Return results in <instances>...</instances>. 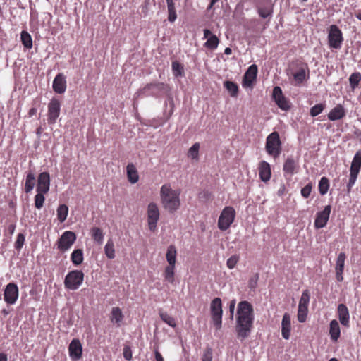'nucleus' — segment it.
I'll return each mask as SVG.
<instances>
[{"mask_svg": "<svg viewBox=\"0 0 361 361\" xmlns=\"http://www.w3.org/2000/svg\"><path fill=\"white\" fill-rule=\"evenodd\" d=\"M257 66L255 64L251 65L247 68L243 79V86L244 87H252L257 78Z\"/></svg>", "mask_w": 361, "mask_h": 361, "instance_id": "f3484780", "label": "nucleus"}, {"mask_svg": "<svg viewBox=\"0 0 361 361\" xmlns=\"http://www.w3.org/2000/svg\"><path fill=\"white\" fill-rule=\"evenodd\" d=\"M253 307L247 301H241L238 305L235 331L238 338L243 341L251 334L254 324Z\"/></svg>", "mask_w": 361, "mask_h": 361, "instance_id": "f257e3e1", "label": "nucleus"}, {"mask_svg": "<svg viewBox=\"0 0 361 361\" xmlns=\"http://www.w3.org/2000/svg\"><path fill=\"white\" fill-rule=\"evenodd\" d=\"M44 194L46 192H37V194L35 196V207L38 209H41L44 205L45 201Z\"/></svg>", "mask_w": 361, "mask_h": 361, "instance_id": "a18cd8bd", "label": "nucleus"}, {"mask_svg": "<svg viewBox=\"0 0 361 361\" xmlns=\"http://www.w3.org/2000/svg\"><path fill=\"white\" fill-rule=\"evenodd\" d=\"M281 145L282 143L279 133L274 131L270 133L266 139V152L274 159H276L281 153Z\"/></svg>", "mask_w": 361, "mask_h": 361, "instance_id": "20e7f679", "label": "nucleus"}, {"mask_svg": "<svg viewBox=\"0 0 361 361\" xmlns=\"http://www.w3.org/2000/svg\"><path fill=\"white\" fill-rule=\"evenodd\" d=\"M160 317L165 323H166L170 326L175 327L176 326L175 319L172 316L168 314L166 312L161 313Z\"/></svg>", "mask_w": 361, "mask_h": 361, "instance_id": "de8ad7c7", "label": "nucleus"}, {"mask_svg": "<svg viewBox=\"0 0 361 361\" xmlns=\"http://www.w3.org/2000/svg\"><path fill=\"white\" fill-rule=\"evenodd\" d=\"M329 334L331 339L334 342H336L341 336V330L338 322L336 319H333L330 322Z\"/></svg>", "mask_w": 361, "mask_h": 361, "instance_id": "cd10ccee", "label": "nucleus"}, {"mask_svg": "<svg viewBox=\"0 0 361 361\" xmlns=\"http://www.w3.org/2000/svg\"><path fill=\"white\" fill-rule=\"evenodd\" d=\"M90 234L94 242H97L99 244L102 243L104 240V233L101 228L98 227L92 228L90 230Z\"/></svg>", "mask_w": 361, "mask_h": 361, "instance_id": "72a5a7b5", "label": "nucleus"}, {"mask_svg": "<svg viewBox=\"0 0 361 361\" xmlns=\"http://www.w3.org/2000/svg\"><path fill=\"white\" fill-rule=\"evenodd\" d=\"M308 313V307L298 305V319L300 322H305Z\"/></svg>", "mask_w": 361, "mask_h": 361, "instance_id": "c03bdc74", "label": "nucleus"}, {"mask_svg": "<svg viewBox=\"0 0 361 361\" xmlns=\"http://www.w3.org/2000/svg\"><path fill=\"white\" fill-rule=\"evenodd\" d=\"M310 300V293L309 290L306 289V290H303V292L302 293L298 305L308 307Z\"/></svg>", "mask_w": 361, "mask_h": 361, "instance_id": "49530a36", "label": "nucleus"}, {"mask_svg": "<svg viewBox=\"0 0 361 361\" xmlns=\"http://www.w3.org/2000/svg\"><path fill=\"white\" fill-rule=\"evenodd\" d=\"M0 361H8L7 355L4 353H0Z\"/></svg>", "mask_w": 361, "mask_h": 361, "instance_id": "e2e57ef3", "label": "nucleus"}, {"mask_svg": "<svg viewBox=\"0 0 361 361\" xmlns=\"http://www.w3.org/2000/svg\"><path fill=\"white\" fill-rule=\"evenodd\" d=\"M202 361H212V353L210 348L207 349L202 357Z\"/></svg>", "mask_w": 361, "mask_h": 361, "instance_id": "6e6d98bb", "label": "nucleus"}, {"mask_svg": "<svg viewBox=\"0 0 361 361\" xmlns=\"http://www.w3.org/2000/svg\"><path fill=\"white\" fill-rule=\"evenodd\" d=\"M235 210L231 206L225 207L218 219V228L222 231L228 230L235 218Z\"/></svg>", "mask_w": 361, "mask_h": 361, "instance_id": "39448f33", "label": "nucleus"}, {"mask_svg": "<svg viewBox=\"0 0 361 361\" xmlns=\"http://www.w3.org/2000/svg\"><path fill=\"white\" fill-rule=\"evenodd\" d=\"M329 361H338L336 358H331Z\"/></svg>", "mask_w": 361, "mask_h": 361, "instance_id": "774afa93", "label": "nucleus"}, {"mask_svg": "<svg viewBox=\"0 0 361 361\" xmlns=\"http://www.w3.org/2000/svg\"><path fill=\"white\" fill-rule=\"evenodd\" d=\"M324 109H325L324 104H322V103L317 104L310 109V114L312 117H314V116H317V115H319V114H321Z\"/></svg>", "mask_w": 361, "mask_h": 361, "instance_id": "8fccbe9b", "label": "nucleus"}, {"mask_svg": "<svg viewBox=\"0 0 361 361\" xmlns=\"http://www.w3.org/2000/svg\"><path fill=\"white\" fill-rule=\"evenodd\" d=\"M104 252L106 256L110 259H112L115 257L114 244L111 239L108 240L104 247Z\"/></svg>", "mask_w": 361, "mask_h": 361, "instance_id": "58836bf2", "label": "nucleus"}, {"mask_svg": "<svg viewBox=\"0 0 361 361\" xmlns=\"http://www.w3.org/2000/svg\"><path fill=\"white\" fill-rule=\"evenodd\" d=\"M123 357L126 360H130L132 359V352L130 348L128 346L123 348Z\"/></svg>", "mask_w": 361, "mask_h": 361, "instance_id": "4d7b16f0", "label": "nucleus"}, {"mask_svg": "<svg viewBox=\"0 0 361 361\" xmlns=\"http://www.w3.org/2000/svg\"><path fill=\"white\" fill-rule=\"evenodd\" d=\"M361 81V73L360 72H355L352 73L349 78L350 86L353 90L357 88Z\"/></svg>", "mask_w": 361, "mask_h": 361, "instance_id": "ea45409f", "label": "nucleus"}, {"mask_svg": "<svg viewBox=\"0 0 361 361\" xmlns=\"http://www.w3.org/2000/svg\"><path fill=\"white\" fill-rule=\"evenodd\" d=\"M169 91V85L163 82L149 83L147 84L142 90L143 94H146L147 92H150V94L155 97H159L163 94H166Z\"/></svg>", "mask_w": 361, "mask_h": 361, "instance_id": "f8f14e48", "label": "nucleus"}, {"mask_svg": "<svg viewBox=\"0 0 361 361\" xmlns=\"http://www.w3.org/2000/svg\"><path fill=\"white\" fill-rule=\"evenodd\" d=\"M37 114V109L36 108H31L29 110L28 115L30 116H32Z\"/></svg>", "mask_w": 361, "mask_h": 361, "instance_id": "680f3d73", "label": "nucleus"}, {"mask_svg": "<svg viewBox=\"0 0 361 361\" xmlns=\"http://www.w3.org/2000/svg\"><path fill=\"white\" fill-rule=\"evenodd\" d=\"M25 243V235L23 233H19L17 235L16 240L15 242V248L20 250Z\"/></svg>", "mask_w": 361, "mask_h": 361, "instance_id": "603ef678", "label": "nucleus"}, {"mask_svg": "<svg viewBox=\"0 0 361 361\" xmlns=\"http://www.w3.org/2000/svg\"><path fill=\"white\" fill-rule=\"evenodd\" d=\"M358 174L359 173L350 171V178L347 184V192L348 193L351 191L353 186L355 185Z\"/></svg>", "mask_w": 361, "mask_h": 361, "instance_id": "09e8293b", "label": "nucleus"}, {"mask_svg": "<svg viewBox=\"0 0 361 361\" xmlns=\"http://www.w3.org/2000/svg\"><path fill=\"white\" fill-rule=\"evenodd\" d=\"M57 218L61 223H63L67 218L68 207L66 204H60L56 210Z\"/></svg>", "mask_w": 361, "mask_h": 361, "instance_id": "e433bc0d", "label": "nucleus"}, {"mask_svg": "<svg viewBox=\"0 0 361 361\" xmlns=\"http://www.w3.org/2000/svg\"><path fill=\"white\" fill-rule=\"evenodd\" d=\"M211 317L216 329H220L222 324V302L221 298H215L210 304Z\"/></svg>", "mask_w": 361, "mask_h": 361, "instance_id": "6e6552de", "label": "nucleus"}, {"mask_svg": "<svg viewBox=\"0 0 361 361\" xmlns=\"http://www.w3.org/2000/svg\"><path fill=\"white\" fill-rule=\"evenodd\" d=\"M258 169L260 179L263 182H268L271 176L270 164L265 161H262L259 164Z\"/></svg>", "mask_w": 361, "mask_h": 361, "instance_id": "b1692460", "label": "nucleus"}, {"mask_svg": "<svg viewBox=\"0 0 361 361\" xmlns=\"http://www.w3.org/2000/svg\"><path fill=\"white\" fill-rule=\"evenodd\" d=\"M180 192L173 190L170 184H164L160 190V197L163 207L170 213L176 212L180 206Z\"/></svg>", "mask_w": 361, "mask_h": 361, "instance_id": "f03ea898", "label": "nucleus"}, {"mask_svg": "<svg viewBox=\"0 0 361 361\" xmlns=\"http://www.w3.org/2000/svg\"><path fill=\"white\" fill-rule=\"evenodd\" d=\"M66 80L63 73H58L54 79L52 87L57 94H63L66 90Z\"/></svg>", "mask_w": 361, "mask_h": 361, "instance_id": "412c9836", "label": "nucleus"}, {"mask_svg": "<svg viewBox=\"0 0 361 361\" xmlns=\"http://www.w3.org/2000/svg\"><path fill=\"white\" fill-rule=\"evenodd\" d=\"M345 116V111L341 104H337L333 108L328 114V118L330 121H334L340 120Z\"/></svg>", "mask_w": 361, "mask_h": 361, "instance_id": "a878e982", "label": "nucleus"}, {"mask_svg": "<svg viewBox=\"0 0 361 361\" xmlns=\"http://www.w3.org/2000/svg\"><path fill=\"white\" fill-rule=\"evenodd\" d=\"M84 281V273L81 270L69 271L64 279V286L71 290H77Z\"/></svg>", "mask_w": 361, "mask_h": 361, "instance_id": "423d86ee", "label": "nucleus"}, {"mask_svg": "<svg viewBox=\"0 0 361 361\" xmlns=\"http://www.w3.org/2000/svg\"><path fill=\"white\" fill-rule=\"evenodd\" d=\"M71 259L75 266L81 264L83 262V251L81 249L74 250L71 255Z\"/></svg>", "mask_w": 361, "mask_h": 361, "instance_id": "c756f323", "label": "nucleus"}, {"mask_svg": "<svg viewBox=\"0 0 361 361\" xmlns=\"http://www.w3.org/2000/svg\"><path fill=\"white\" fill-rule=\"evenodd\" d=\"M35 185V176L32 172H29L26 176L25 183V192L26 193L30 192Z\"/></svg>", "mask_w": 361, "mask_h": 361, "instance_id": "473e14b6", "label": "nucleus"}, {"mask_svg": "<svg viewBox=\"0 0 361 361\" xmlns=\"http://www.w3.org/2000/svg\"><path fill=\"white\" fill-rule=\"evenodd\" d=\"M298 164L293 157H288L284 162L283 170L285 173L290 176L296 173Z\"/></svg>", "mask_w": 361, "mask_h": 361, "instance_id": "bb28decb", "label": "nucleus"}, {"mask_svg": "<svg viewBox=\"0 0 361 361\" xmlns=\"http://www.w3.org/2000/svg\"><path fill=\"white\" fill-rule=\"evenodd\" d=\"M257 11L262 18H266L271 15V11L267 8H259Z\"/></svg>", "mask_w": 361, "mask_h": 361, "instance_id": "5fc2aeb1", "label": "nucleus"}, {"mask_svg": "<svg viewBox=\"0 0 361 361\" xmlns=\"http://www.w3.org/2000/svg\"><path fill=\"white\" fill-rule=\"evenodd\" d=\"M123 319V314L121 310L118 307H113L111 312V321L117 324V325L119 326L120 323Z\"/></svg>", "mask_w": 361, "mask_h": 361, "instance_id": "2f4dec72", "label": "nucleus"}, {"mask_svg": "<svg viewBox=\"0 0 361 361\" xmlns=\"http://www.w3.org/2000/svg\"><path fill=\"white\" fill-rule=\"evenodd\" d=\"M19 290L18 286L14 283H9L6 285L4 293V301L8 305H13L18 298Z\"/></svg>", "mask_w": 361, "mask_h": 361, "instance_id": "ddd939ff", "label": "nucleus"}, {"mask_svg": "<svg viewBox=\"0 0 361 361\" xmlns=\"http://www.w3.org/2000/svg\"><path fill=\"white\" fill-rule=\"evenodd\" d=\"M69 356L73 360H78L82 354V348L78 339H73L68 346Z\"/></svg>", "mask_w": 361, "mask_h": 361, "instance_id": "a211bd4d", "label": "nucleus"}, {"mask_svg": "<svg viewBox=\"0 0 361 361\" xmlns=\"http://www.w3.org/2000/svg\"><path fill=\"white\" fill-rule=\"evenodd\" d=\"M167 3V8H168V19L170 22L173 23L177 18L175 4L173 0H166Z\"/></svg>", "mask_w": 361, "mask_h": 361, "instance_id": "c9c22d12", "label": "nucleus"}, {"mask_svg": "<svg viewBox=\"0 0 361 361\" xmlns=\"http://www.w3.org/2000/svg\"><path fill=\"white\" fill-rule=\"evenodd\" d=\"M361 168V149L357 151L351 163L350 171L359 173Z\"/></svg>", "mask_w": 361, "mask_h": 361, "instance_id": "7c9ffc66", "label": "nucleus"}, {"mask_svg": "<svg viewBox=\"0 0 361 361\" xmlns=\"http://www.w3.org/2000/svg\"><path fill=\"white\" fill-rule=\"evenodd\" d=\"M355 16L357 19H359L360 20H361V12H359V13H357L355 14Z\"/></svg>", "mask_w": 361, "mask_h": 361, "instance_id": "338daca9", "label": "nucleus"}, {"mask_svg": "<svg viewBox=\"0 0 361 361\" xmlns=\"http://www.w3.org/2000/svg\"><path fill=\"white\" fill-rule=\"evenodd\" d=\"M204 39H207L206 42L204 44V47L211 50L216 49L218 47L219 44L220 42L219 39L217 37V36L213 34L208 29L204 30Z\"/></svg>", "mask_w": 361, "mask_h": 361, "instance_id": "aec40b11", "label": "nucleus"}, {"mask_svg": "<svg viewBox=\"0 0 361 361\" xmlns=\"http://www.w3.org/2000/svg\"><path fill=\"white\" fill-rule=\"evenodd\" d=\"M50 187V176L48 172H42L39 174L37 184V192L47 193Z\"/></svg>", "mask_w": 361, "mask_h": 361, "instance_id": "6ab92c4d", "label": "nucleus"}, {"mask_svg": "<svg viewBox=\"0 0 361 361\" xmlns=\"http://www.w3.org/2000/svg\"><path fill=\"white\" fill-rule=\"evenodd\" d=\"M159 217L160 212L158 205L155 202H150L147 208V221L151 231H156Z\"/></svg>", "mask_w": 361, "mask_h": 361, "instance_id": "9d476101", "label": "nucleus"}, {"mask_svg": "<svg viewBox=\"0 0 361 361\" xmlns=\"http://www.w3.org/2000/svg\"><path fill=\"white\" fill-rule=\"evenodd\" d=\"M273 99L276 103L277 106L282 110L287 111L290 109V105L288 100L284 97L283 92L280 87L276 86L273 89L272 93Z\"/></svg>", "mask_w": 361, "mask_h": 361, "instance_id": "dca6fc26", "label": "nucleus"}, {"mask_svg": "<svg viewBox=\"0 0 361 361\" xmlns=\"http://www.w3.org/2000/svg\"><path fill=\"white\" fill-rule=\"evenodd\" d=\"M312 190V183H307L304 188L301 189V195L304 198H308L311 194Z\"/></svg>", "mask_w": 361, "mask_h": 361, "instance_id": "3c124183", "label": "nucleus"}, {"mask_svg": "<svg viewBox=\"0 0 361 361\" xmlns=\"http://www.w3.org/2000/svg\"><path fill=\"white\" fill-rule=\"evenodd\" d=\"M128 180L131 183H135L139 180V176L136 167L133 164H128L126 167Z\"/></svg>", "mask_w": 361, "mask_h": 361, "instance_id": "c85d7f7f", "label": "nucleus"}, {"mask_svg": "<svg viewBox=\"0 0 361 361\" xmlns=\"http://www.w3.org/2000/svg\"><path fill=\"white\" fill-rule=\"evenodd\" d=\"M235 306V300H233L231 301L230 305H229V312L231 313V317H233Z\"/></svg>", "mask_w": 361, "mask_h": 361, "instance_id": "13d9d810", "label": "nucleus"}, {"mask_svg": "<svg viewBox=\"0 0 361 361\" xmlns=\"http://www.w3.org/2000/svg\"><path fill=\"white\" fill-rule=\"evenodd\" d=\"M16 229V225L14 224H11L7 226V231L9 234L12 235Z\"/></svg>", "mask_w": 361, "mask_h": 361, "instance_id": "052dcab7", "label": "nucleus"}, {"mask_svg": "<svg viewBox=\"0 0 361 361\" xmlns=\"http://www.w3.org/2000/svg\"><path fill=\"white\" fill-rule=\"evenodd\" d=\"M329 188V180L326 177H322L319 182V191L322 195L327 193Z\"/></svg>", "mask_w": 361, "mask_h": 361, "instance_id": "79ce46f5", "label": "nucleus"}, {"mask_svg": "<svg viewBox=\"0 0 361 361\" xmlns=\"http://www.w3.org/2000/svg\"><path fill=\"white\" fill-rule=\"evenodd\" d=\"M331 211V205H326L324 209L316 214L314 227L317 229L324 228L327 224Z\"/></svg>", "mask_w": 361, "mask_h": 361, "instance_id": "2eb2a0df", "label": "nucleus"}, {"mask_svg": "<svg viewBox=\"0 0 361 361\" xmlns=\"http://www.w3.org/2000/svg\"><path fill=\"white\" fill-rule=\"evenodd\" d=\"M337 310L340 322L343 326L348 327L350 326V315L347 306L344 304H339Z\"/></svg>", "mask_w": 361, "mask_h": 361, "instance_id": "5701e85b", "label": "nucleus"}, {"mask_svg": "<svg viewBox=\"0 0 361 361\" xmlns=\"http://www.w3.org/2000/svg\"><path fill=\"white\" fill-rule=\"evenodd\" d=\"M346 259V255L344 252H340L338 255V257L336 261V280L339 282L343 280V270H344V264Z\"/></svg>", "mask_w": 361, "mask_h": 361, "instance_id": "4be33fe9", "label": "nucleus"}, {"mask_svg": "<svg viewBox=\"0 0 361 361\" xmlns=\"http://www.w3.org/2000/svg\"><path fill=\"white\" fill-rule=\"evenodd\" d=\"M232 53V49L230 47H226L224 49V54L226 55H230Z\"/></svg>", "mask_w": 361, "mask_h": 361, "instance_id": "0e129e2a", "label": "nucleus"}, {"mask_svg": "<svg viewBox=\"0 0 361 361\" xmlns=\"http://www.w3.org/2000/svg\"><path fill=\"white\" fill-rule=\"evenodd\" d=\"M200 143L195 142L188 150V157L192 159H197L199 157Z\"/></svg>", "mask_w": 361, "mask_h": 361, "instance_id": "37998d69", "label": "nucleus"}, {"mask_svg": "<svg viewBox=\"0 0 361 361\" xmlns=\"http://www.w3.org/2000/svg\"><path fill=\"white\" fill-rule=\"evenodd\" d=\"M61 103L56 98H52L48 104V123L54 124L60 115Z\"/></svg>", "mask_w": 361, "mask_h": 361, "instance_id": "4468645a", "label": "nucleus"}, {"mask_svg": "<svg viewBox=\"0 0 361 361\" xmlns=\"http://www.w3.org/2000/svg\"><path fill=\"white\" fill-rule=\"evenodd\" d=\"M20 39L23 45L27 49L32 47V39L31 35L27 31H22L20 34Z\"/></svg>", "mask_w": 361, "mask_h": 361, "instance_id": "4c0bfd02", "label": "nucleus"}, {"mask_svg": "<svg viewBox=\"0 0 361 361\" xmlns=\"http://www.w3.org/2000/svg\"><path fill=\"white\" fill-rule=\"evenodd\" d=\"M293 64L297 68L291 73L295 85H300L310 77V68L307 63L296 61Z\"/></svg>", "mask_w": 361, "mask_h": 361, "instance_id": "0eeeda50", "label": "nucleus"}, {"mask_svg": "<svg viewBox=\"0 0 361 361\" xmlns=\"http://www.w3.org/2000/svg\"><path fill=\"white\" fill-rule=\"evenodd\" d=\"M328 44L330 48L339 49L341 48L343 42V37L341 30L336 25H331L329 29Z\"/></svg>", "mask_w": 361, "mask_h": 361, "instance_id": "1a4fd4ad", "label": "nucleus"}, {"mask_svg": "<svg viewBox=\"0 0 361 361\" xmlns=\"http://www.w3.org/2000/svg\"><path fill=\"white\" fill-rule=\"evenodd\" d=\"M219 0H211V2H210V5H209V8H212L213 6V5L216 3L217 1H219Z\"/></svg>", "mask_w": 361, "mask_h": 361, "instance_id": "69168bd1", "label": "nucleus"}, {"mask_svg": "<svg viewBox=\"0 0 361 361\" xmlns=\"http://www.w3.org/2000/svg\"><path fill=\"white\" fill-rule=\"evenodd\" d=\"M176 257L177 250L176 246L174 245H169L166 253V259L168 265L164 269L163 276L165 281L170 283H173L175 281Z\"/></svg>", "mask_w": 361, "mask_h": 361, "instance_id": "7ed1b4c3", "label": "nucleus"}, {"mask_svg": "<svg viewBox=\"0 0 361 361\" xmlns=\"http://www.w3.org/2000/svg\"><path fill=\"white\" fill-rule=\"evenodd\" d=\"M238 260H239V257L238 256H237V255H232L231 257H229L227 259L226 265H227V267L230 269H233L236 266Z\"/></svg>", "mask_w": 361, "mask_h": 361, "instance_id": "864d4df0", "label": "nucleus"}, {"mask_svg": "<svg viewBox=\"0 0 361 361\" xmlns=\"http://www.w3.org/2000/svg\"><path fill=\"white\" fill-rule=\"evenodd\" d=\"M290 316L288 313H285L281 322V334L283 338L288 339L290 338Z\"/></svg>", "mask_w": 361, "mask_h": 361, "instance_id": "393cba45", "label": "nucleus"}, {"mask_svg": "<svg viewBox=\"0 0 361 361\" xmlns=\"http://www.w3.org/2000/svg\"><path fill=\"white\" fill-rule=\"evenodd\" d=\"M224 87L229 92L232 97H236L238 94V86L236 83L226 80L224 82Z\"/></svg>", "mask_w": 361, "mask_h": 361, "instance_id": "f704fd0d", "label": "nucleus"}, {"mask_svg": "<svg viewBox=\"0 0 361 361\" xmlns=\"http://www.w3.org/2000/svg\"><path fill=\"white\" fill-rule=\"evenodd\" d=\"M154 355L156 361H164V358L161 355V354L159 352L157 349L154 350Z\"/></svg>", "mask_w": 361, "mask_h": 361, "instance_id": "bf43d9fd", "label": "nucleus"}, {"mask_svg": "<svg viewBox=\"0 0 361 361\" xmlns=\"http://www.w3.org/2000/svg\"><path fill=\"white\" fill-rule=\"evenodd\" d=\"M76 235L74 232L66 231L57 241V247L61 252L69 250L76 240Z\"/></svg>", "mask_w": 361, "mask_h": 361, "instance_id": "9b49d317", "label": "nucleus"}, {"mask_svg": "<svg viewBox=\"0 0 361 361\" xmlns=\"http://www.w3.org/2000/svg\"><path fill=\"white\" fill-rule=\"evenodd\" d=\"M172 71L175 77H182L184 75L183 66L178 61L172 62Z\"/></svg>", "mask_w": 361, "mask_h": 361, "instance_id": "a19ab883", "label": "nucleus"}]
</instances>
